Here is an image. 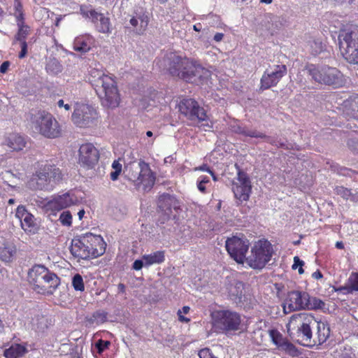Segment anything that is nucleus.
<instances>
[{
    "label": "nucleus",
    "instance_id": "nucleus-1",
    "mask_svg": "<svg viewBox=\"0 0 358 358\" xmlns=\"http://www.w3.org/2000/svg\"><path fill=\"white\" fill-rule=\"evenodd\" d=\"M164 66L171 76L188 83H202L209 76V72L196 61L172 52L164 59Z\"/></svg>",
    "mask_w": 358,
    "mask_h": 358
},
{
    "label": "nucleus",
    "instance_id": "nucleus-2",
    "mask_svg": "<svg viewBox=\"0 0 358 358\" xmlns=\"http://www.w3.org/2000/svg\"><path fill=\"white\" fill-rule=\"evenodd\" d=\"M106 245L101 235L88 232L76 236L71 240L70 252L78 259H94L105 253Z\"/></svg>",
    "mask_w": 358,
    "mask_h": 358
},
{
    "label": "nucleus",
    "instance_id": "nucleus-3",
    "mask_svg": "<svg viewBox=\"0 0 358 358\" xmlns=\"http://www.w3.org/2000/svg\"><path fill=\"white\" fill-rule=\"evenodd\" d=\"M89 79L103 106L112 108L119 106L120 94L113 77L99 70H92Z\"/></svg>",
    "mask_w": 358,
    "mask_h": 358
},
{
    "label": "nucleus",
    "instance_id": "nucleus-4",
    "mask_svg": "<svg viewBox=\"0 0 358 358\" xmlns=\"http://www.w3.org/2000/svg\"><path fill=\"white\" fill-rule=\"evenodd\" d=\"M28 281L36 292L43 295L52 294L60 285V278L41 264H35L29 271Z\"/></svg>",
    "mask_w": 358,
    "mask_h": 358
},
{
    "label": "nucleus",
    "instance_id": "nucleus-5",
    "mask_svg": "<svg viewBox=\"0 0 358 358\" xmlns=\"http://www.w3.org/2000/svg\"><path fill=\"white\" fill-rule=\"evenodd\" d=\"M306 70L315 83L333 89L343 87L347 83L346 77L336 67L309 64L306 66Z\"/></svg>",
    "mask_w": 358,
    "mask_h": 358
},
{
    "label": "nucleus",
    "instance_id": "nucleus-6",
    "mask_svg": "<svg viewBox=\"0 0 358 358\" xmlns=\"http://www.w3.org/2000/svg\"><path fill=\"white\" fill-rule=\"evenodd\" d=\"M317 320L314 315L308 313L294 314L287 325V331H296L298 342L303 346H314L312 327Z\"/></svg>",
    "mask_w": 358,
    "mask_h": 358
},
{
    "label": "nucleus",
    "instance_id": "nucleus-7",
    "mask_svg": "<svg viewBox=\"0 0 358 358\" xmlns=\"http://www.w3.org/2000/svg\"><path fill=\"white\" fill-rule=\"evenodd\" d=\"M33 127L43 136L57 138L62 136V129L59 122L49 112L38 110L31 116Z\"/></svg>",
    "mask_w": 358,
    "mask_h": 358
},
{
    "label": "nucleus",
    "instance_id": "nucleus-8",
    "mask_svg": "<svg viewBox=\"0 0 358 358\" xmlns=\"http://www.w3.org/2000/svg\"><path fill=\"white\" fill-rule=\"evenodd\" d=\"M212 330L216 334H227L237 331L241 324V316L229 310H215L210 313Z\"/></svg>",
    "mask_w": 358,
    "mask_h": 358
},
{
    "label": "nucleus",
    "instance_id": "nucleus-9",
    "mask_svg": "<svg viewBox=\"0 0 358 358\" xmlns=\"http://www.w3.org/2000/svg\"><path fill=\"white\" fill-rule=\"evenodd\" d=\"M341 54L350 64H358V27L338 35Z\"/></svg>",
    "mask_w": 358,
    "mask_h": 358
},
{
    "label": "nucleus",
    "instance_id": "nucleus-10",
    "mask_svg": "<svg viewBox=\"0 0 358 358\" xmlns=\"http://www.w3.org/2000/svg\"><path fill=\"white\" fill-rule=\"evenodd\" d=\"M273 254L271 243L266 238L255 242L251 249V256L248 259L249 266L255 269L263 268L271 260Z\"/></svg>",
    "mask_w": 358,
    "mask_h": 358
},
{
    "label": "nucleus",
    "instance_id": "nucleus-11",
    "mask_svg": "<svg viewBox=\"0 0 358 358\" xmlns=\"http://www.w3.org/2000/svg\"><path fill=\"white\" fill-rule=\"evenodd\" d=\"M98 117V113L93 107L87 104L76 103L71 120L78 127L89 128L96 124Z\"/></svg>",
    "mask_w": 358,
    "mask_h": 358
},
{
    "label": "nucleus",
    "instance_id": "nucleus-12",
    "mask_svg": "<svg viewBox=\"0 0 358 358\" xmlns=\"http://www.w3.org/2000/svg\"><path fill=\"white\" fill-rule=\"evenodd\" d=\"M309 294L303 291L293 290L287 293L283 310L285 313L306 310L308 307Z\"/></svg>",
    "mask_w": 358,
    "mask_h": 358
},
{
    "label": "nucleus",
    "instance_id": "nucleus-13",
    "mask_svg": "<svg viewBox=\"0 0 358 358\" xmlns=\"http://www.w3.org/2000/svg\"><path fill=\"white\" fill-rule=\"evenodd\" d=\"M178 110L181 114L192 120L197 119L201 122L207 119L206 110L194 99L185 98L180 100Z\"/></svg>",
    "mask_w": 358,
    "mask_h": 358
},
{
    "label": "nucleus",
    "instance_id": "nucleus-14",
    "mask_svg": "<svg viewBox=\"0 0 358 358\" xmlns=\"http://www.w3.org/2000/svg\"><path fill=\"white\" fill-rule=\"evenodd\" d=\"M268 335L273 343L279 350L293 357H298L300 355L297 348L278 330L275 329H270L268 330Z\"/></svg>",
    "mask_w": 358,
    "mask_h": 358
},
{
    "label": "nucleus",
    "instance_id": "nucleus-15",
    "mask_svg": "<svg viewBox=\"0 0 358 358\" xmlns=\"http://www.w3.org/2000/svg\"><path fill=\"white\" fill-rule=\"evenodd\" d=\"M286 73L287 66L285 64L274 65L267 69L261 78V89L275 86Z\"/></svg>",
    "mask_w": 358,
    "mask_h": 358
},
{
    "label": "nucleus",
    "instance_id": "nucleus-16",
    "mask_svg": "<svg viewBox=\"0 0 358 358\" xmlns=\"http://www.w3.org/2000/svg\"><path fill=\"white\" fill-rule=\"evenodd\" d=\"M99 150L92 143L82 144L78 150V161L83 166L93 168L99 162Z\"/></svg>",
    "mask_w": 358,
    "mask_h": 358
},
{
    "label": "nucleus",
    "instance_id": "nucleus-17",
    "mask_svg": "<svg viewBox=\"0 0 358 358\" xmlns=\"http://www.w3.org/2000/svg\"><path fill=\"white\" fill-rule=\"evenodd\" d=\"M225 247L232 259L238 264H243L245 260L246 245L242 238L234 236L227 238Z\"/></svg>",
    "mask_w": 358,
    "mask_h": 358
},
{
    "label": "nucleus",
    "instance_id": "nucleus-18",
    "mask_svg": "<svg viewBox=\"0 0 358 358\" xmlns=\"http://www.w3.org/2000/svg\"><path fill=\"white\" fill-rule=\"evenodd\" d=\"M35 176L38 179H61V170L48 161L38 162L35 164Z\"/></svg>",
    "mask_w": 358,
    "mask_h": 358
},
{
    "label": "nucleus",
    "instance_id": "nucleus-19",
    "mask_svg": "<svg viewBox=\"0 0 358 358\" xmlns=\"http://www.w3.org/2000/svg\"><path fill=\"white\" fill-rule=\"evenodd\" d=\"M157 207L159 211L165 216L164 220H169L173 213V210L178 212L180 205L179 201L172 195L163 194L159 196Z\"/></svg>",
    "mask_w": 358,
    "mask_h": 358
},
{
    "label": "nucleus",
    "instance_id": "nucleus-20",
    "mask_svg": "<svg viewBox=\"0 0 358 358\" xmlns=\"http://www.w3.org/2000/svg\"><path fill=\"white\" fill-rule=\"evenodd\" d=\"M16 217L20 220L22 228L27 233L34 234L37 229L35 218L29 213L23 206H19L17 208Z\"/></svg>",
    "mask_w": 358,
    "mask_h": 358
},
{
    "label": "nucleus",
    "instance_id": "nucleus-21",
    "mask_svg": "<svg viewBox=\"0 0 358 358\" xmlns=\"http://www.w3.org/2000/svg\"><path fill=\"white\" fill-rule=\"evenodd\" d=\"M150 17L146 12L136 13L129 20L132 30L138 35L143 34L148 29Z\"/></svg>",
    "mask_w": 358,
    "mask_h": 358
},
{
    "label": "nucleus",
    "instance_id": "nucleus-22",
    "mask_svg": "<svg viewBox=\"0 0 358 358\" xmlns=\"http://www.w3.org/2000/svg\"><path fill=\"white\" fill-rule=\"evenodd\" d=\"M316 331L313 336L314 345H320L324 343L330 336L331 329L327 321H317Z\"/></svg>",
    "mask_w": 358,
    "mask_h": 358
},
{
    "label": "nucleus",
    "instance_id": "nucleus-23",
    "mask_svg": "<svg viewBox=\"0 0 358 358\" xmlns=\"http://www.w3.org/2000/svg\"><path fill=\"white\" fill-rule=\"evenodd\" d=\"M94 43V38L90 34H83L77 36L73 41V50L80 53L90 51Z\"/></svg>",
    "mask_w": 358,
    "mask_h": 358
},
{
    "label": "nucleus",
    "instance_id": "nucleus-24",
    "mask_svg": "<svg viewBox=\"0 0 358 358\" xmlns=\"http://www.w3.org/2000/svg\"><path fill=\"white\" fill-rule=\"evenodd\" d=\"M266 29L271 35H273L287 25L288 21L285 16L268 15L266 20Z\"/></svg>",
    "mask_w": 358,
    "mask_h": 358
},
{
    "label": "nucleus",
    "instance_id": "nucleus-25",
    "mask_svg": "<svg viewBox=\"0 0 358 358\" xmlns=\"http://www.w3.org/2000/svg\"><path fill=\"white\" fill-rule=\"evenodd\" d=\"M73 201L69 193L54 198L48 203V208L52 211H59L70 206Z\"/></svg>",
    "mask_w": 358,
    "mask_h": 358
},
{
    "label": "nucleus",
    "instance_id": "nucleus-26",
    "mask_svg": "<svg viewBox=\"0 0 358 358\" xmlns=\"http://www.w3.org/2000/svg\"><path fill=\"white\" fill-rule=\"evenodd\" d=\"M26 144L24 137L17 133L9 134L5 139V145L12 151H21L25 148Z\"/></svg>",
    "mask_w": 358,
    "mask_h": 358
},
{
    "label": "nucleus",
    "instance_id": "nucleus-27",
    "mask_svg": "<svg viewBox=\"0 0 358 358\" xmlns=\"http://www.w3.org/2000/svg\"><path fill=\"white\" fill-rule=\"evenodd\" d=\"M142 259L145 266L155 264H159L165 261V252L164 250H159L149 255H144Z\"/></svg>",
    "mask_w": 358,
    "mask_h": 358
},
{
    "label": "nucleus",
    "instance_id": "nucleus-28",
    "mask_svg": "<svg viewBox=\"0 0 358 358\" xmlns=\"http://www.w3.org/2000/svg\"><path fill=\"white\" fill-rule=\"evenodd\" d=\"M80 12L83 17L90 20L95 25L103 14L97 12L91 5H81Z\"/></svg>",
    "mask_w": 358,
    "mask_h": 358
},
{
    "label": "nucleus",
    "instance_id": "nucleus-29",
    "mask_svg": "<svg viewBox=\"0 0 358 358\" xmlns=\"http://www.w3.org/2000/svg\"><path fill=\"white\" fill-rule=\"evenodd\" d=\"M80 12L83 17L90 20L95 25L103 14L97 12L91 5H81Z\"/></svg>",
    "mask_w": 358,
    "mask_h": 358
},
{
    "label": "nucleus",
    "instance_id": "nucleus-30",
    "mask_svg": "<svg viewBox=\"0 0 358 358\" xmlns=\"http://www.w3.org/2000/svg\"><path fill=\"white\" fill-rule=\"evenodd\" d=\"M27 352V348L21 344H13L6 349L3 355L6 358H19Z\"/></svg>",
    "mask_w": 358,
    "mask_h": 358
},
{
    "label": "nucleus",
    "instance_id": "nucleus-31",
    "mask_svg": "<svg viewBox=\"0 0 358 358\" xmlns=\"http://www.w3.org/2000/svg\"><path fill=\"white\" fill-rule=\"evenodd\" d=\"M344 115L348 118L358 120V98L344 103Z\"/></svg>",
    "mask_w": 358,
    "mask_h": 358
},
{
    "label": "nucleus",
    "instance_id": "nucleus-32",
    "mask_svg": "<svg viewBox=\"0 0 358 358\" xmlns=\"http://www.w3.org/2000/svg\"><path fill=\"white\" fill-rule=\"evenodd\" d=\"M17 26V31L14 36V43L27 42L26 39L30 32V27L25 24V21L16 22Z\"/></svg>",
    "mask_w": 358,
    "mask_h": 358
},
{
    "label": "nucleus",
    "instance_id": "nucleus-33",
    "mask_svg": "<svg viewBox=\"0 0 358 358\" xmlns=\"http://www.w3.org/2000/svg\"><path fill=\"white\" fill-rule=\"evenodd\" d=\"M138 166L140 173L137 179H156L155 173L151 170L148 163L141 159L138 162Z\"/></svg>",
    "mask_w": 358,
    "mask_h": 358
},
{
    "label": "nucleus",
    "instance_id": "nucleus-34",
    "mask_svg": "<svg viewBox=\"0 0 358 358\" xmlns=\"http://www.w3.org/2000/svg\"><path fill=\"white\" fill-rule=\"evenodd\" d=\"M330 169L333 172L336 173L339 176L355 178L358 173L355 171L345 167H341L335 163H331L330 164Z\"/></svg>",
    "mask_w": 358,
    "mask_h": 358
},
{
    "label": "nucleus",
    "instance_id": "nucleus-35",
    "mask_svg": "<svg viewBox=\"0 0 358 358\" xmlns=\"http://www.w3.org/2000/svg\"><path fill=\"white\" fill-rule=\"evenodd\" d=\"M238 183H233V192L235 197L240 201H246V180H238Z\"/></svg>",
    "mask_w": 358,
    "mask_h": 358
},
{
    "label": "nucleus",
    "instance_id": "nucleus-36",
    "mask_svg": "<svg viewBox=\"0 0 358 358\" xmlns=\"http://www.w3.org/2000/svg\"><path fill=\"white\" fill-rule=\"evenodd\" d=\"M15 253V248L10 245L0 247V259L3 262H11Z\"/></svg>",
    "mask_w": 358,
    "mask_h": 358
},
{
    "label": "nucleus",
    "instance_id": "nucleus-37",
    "mask_svg": "<svg viewBox=\"0 0 358 358\" xmlns=\"http://www.w3.org/2000/svg\"><path fill=\"white\" fill-rule=\"evenodd\" d=\"M95 26L96 29L101 33L109 34L111 32L110 18L104 16L103 14L100 17L99 22Z\"/></svg>",
    "mask_w": 358,
    "mask_h": 358
},
{
    "label": "nucleus",
    "instance_id": "nucleus-38",
    "mask_svg": "<svg viewBox=\"0 0 358 358\" xmlns=\"http://www.w3.org/2000/svg\"><path fill=\"white\" fill-rule=\"evenodd\" d=\"M14 17L16 22L25 21L23 6L20 0H14Z\"/></svg>",
    "mask_w": 358,
    "mask_h": 358
},
{
    "label": "nucleus",
    "instance_id": "nucleus-39",
    "mask_svg": "<svg viewBox=\"0 0 358 358\" xmlns=\"http://www.w3.org/2000/svg\"><path fill=\"white\" fill-rule=\"evenodd\" d=\"M155 180H133L137 190L144 192L150 191L154 186Z\"/></svg>",
    "mask_w": 358,
    "mask_h": 358
},
{
    "label": "nucleus",
    "instance_id": "nucleus-40",
    "mask_svg": "<svg viewBox=\"0 0 358 358\" xmlns=\"http://www.w3.org/2000/svg\"><path fill=\"white\" fill-rule=\"evenodd\" d=\"M311 52L314 55L321 53L324 48V45L320 39H313L309 41Z\"/></svg>",
    "mask_w": 358,
    "mask_h": 358
},
{
    "label": "nucleus",
    "instance_id": "nucleus-41",
    "mask_svg": "<svg viewBox=\"0 0 358 358\" xmlns=\"http://www.w3.org/2000/svg\"><path fill=\"white\" fill-rule=\"evenodd\" d=\"M308 307L306 310H319L324 308L325 303L321 299L316 297H310L309 295Z\"/></svg>",
    "mask_w": 358,
    "mask_h": 358
},
{
    "label": "nucleus",
    "instance_id": "nucleus-42",
    "mask_svg": "<svg viewBox=\"0 0 358 358\" xmlns=\"http://www.w3.org/2000/svg\"><path fill=\"white\" fill-rule=\"evenodd\" d=\"M72 286L76 291L83 292L85 290L84 281L81 275L77 273L73 277Z\"/></svg>",
    "mask_w": 358,
    "mask_h": 358
},
{
    "label": "nucleus",
    "instance_id": "nucleus-43",
    "mask_svg": "<svg viewBox=\"0 0 358 358\" xmlns=\"http://www.w3.org/2000/svg\"><path fill=\"white\" fill-rule=\"evenodd\" d=\"M120 159L115 160L112 164L113 171L110 172V179H117V177L122 172V166L120 163Z\"/></svg>",
    "mask_w": 358,
    "mask_h": 358
},
{
    "label": "nucleus",
    "instance_id": "nucleus-44",
    "mask_svg": "<svg viewBox=\"0 0 358 358\" xmlns=\"http://www.w3.org/2000/svg\"><path fill=\"white\" fill-rule=\"evenodd\" d=\"M59 220L64 226L70 227L72 224V215L69 210L62 212Z\"/></svg>",
    "mask_w": 358,
    "mask_h": 358
},
{
    "label": "nucleus",
    "instance_id": "nucleus-45",
    "mask_svg": "<svg viewBox=\"0 0 358 358\" xmlns=\"http://www.w3.org/2000/svg\"><path fill=\"white\" fill-rule=\"evenodd\" d=\"M352 292H358V272H352L348 279Z\"/></svg>",
    "mask_w": 358,
    "mask_h": 358
},
{
    "label": "nucleus",
    "instance_id": "nucleus-46",
    "mask_svg": "<svg viewBox=\"0 0 358 358\" xmlns=\"http://www.w3.org/2000/svg\"><path fill=\"white\" fill-rule=\"evenodd\" d=\"M350 189H348L343 186H337L334 189L335 193L345 200H348L350 196Z\"/></svg>",
    "mask_w": 358,
    "mask_h": 358
},
{
    "label": "nucleus",
    "instance_id": "nucleus-47",
    "mask_svg": "<svg viewBox=\"0 0 358 358\" xmlns=\"http://www.w3.org/2000/svg\"><path fill=\"white\" fill-rule=\"evenodd\" d=\"M190 310V308L188 306H185L182 308V309H179L177 312V315L178 317V320L180 322L188 323L190 322V319L185 317L182 314H187Z\"/></svg>",
    "mask_w": 358,
    "mask_h": 358
},
{
    "label": "nucleus",
    "instance_id": "nucleus-48",
    "mask_svg": "<svg viewBox=\"0 0 358 358\" xmlns=\"http://www.w3.org/2000/svg\"><path fill=\"white\" fill-rule=\"evenodd\" d=\"M110 345V342L109 341H104L102 339H99L95 343V348L97 350V352L99 354H102L106 350L108 349Z\"/></svg>",
    "mask_w": 358,
    "mask_h": 358
},
{
    "label": "nucleus",
    "instance_id": "nucleus-49",
    "mask_svg": "<svg viewBox=\"0 0 358 358\" xmlns=\"http://www.w3.org/2000/svg\"><path fill=\"white\" fill-rule=\"evenodd\" d=\"M347 146L354 154H358V138H349L347 141Z\"/></svg>",
    "mask_w": 358,
    "mask_h": 358
},
{
    "label": "nucleus",
    "instance_id": "nucleus-50",
    "mask_svg": "<svg viewBox=\"0 0 358 358\" xmlns=\"http://www.w3.org/2000/svg\"><path fill=\"white\" fill-rule=\"evenodd\" d=\"M334 289L336 292L342 293L343 294H349L352 293L350 285L348 283V282H347L345 285L334 287Z\"/></svg>",
    "mask_w": 358,
    "mask_h": 358
},
{
    "label": "nucleus",
    "instance_id": "nucleus-51",
    "mask_svg": "<svg viewBox=\"0 0 358 358\" xmlns=\"http://www.w3.org/2000/svg\"><path fill=\"white\" fill-rule=\"evenodd\" d=\"M304 265V262L297 256L294 257V264L292 265V269H296L299 267V273L302 274L304 273V270L303 268V266Z\"/></svg>",
    "mask_w": 358,
    "mask_h": 358
},
{
    "label": "nucleus",
    "instance_id": "nucleus-52",
    "mask_svg": "<svg viewBox=\"0 0 358 358\" xmlns=\"http://www.w3.org/2000/svg\"><path fill=\"white\" fill-rule=\"evenodd\" d=\"M43 182H45V185H43L42 183L37 182V189L40 190H45V191H50L52 189V185H50V182L51 180H41Z\"/></svg>",
    "mask_w": 358,
    "mask_h": 358
},
{
    "label": "nucleus",
    "instance_id": "nucleus-53",
    "mask_svg": "<svg viewBox=\"0 0 358 358\" xmlns=\"http://www.w3.org/2000/svg\"><path fill=\"white\" fill-rule=\"evenodd\" d=\"M194 170L208 172L213 177V179H217V177L215 176V173L209 168V166L207 164H203L199 167H196L194 169Z\"/></svg>",
    "mask_w": 358,
    "mask_h": 358
},
{
    "label": "nucleus",
    "instance_id": "nucleus-54",
    "mask_svg": "<svg viewBox=\"0 0 358 358\" xmlns=\"http://www.w3.org/2000/svg\"><path fill=\"white\" fill-rule=\"evenodd\" d=\"M21 51L19 53V58L22 59L25 57L27 54V42H20Z\"/></svg>",
    "mask_w": 358,
    "mask_h": 358
},
{
    "label": "nucleus",
    "instance_id": "nucleus-55",
    "mask_svg": "<svg viewBox=\"0 0 358 358\" xmlns=\"http://www.w3.org/2000/svg\"><path fill=\"white\" fill-rule=\"evenodd\" d=\"M143 266V260L142 259H136L134 261L132 265V268L135 271L141 270Z\"/></svg>",
    "mask_w": 358,
    "mask_h": 358
},
{
    "label": "nucleus",
    "instance_id": "nucleus-56",
    "mask_svg": "<svg viewBox=\"0 0 358 358\" xmlns=\"http://www.w3.org/2000/svg\"><path fill=\"white\" fill-rule=\"evenodd\" d=\"M10 65V62L9 61L3 62L0 66V73H6Z\"/></svg>",
    "mask_w": 358,
    "mask_h": 358
},
{
    "label": "nucleus",
    "instance_id": "nucleus-57",
    "mask_svg": "<svg viewBox=\"0 0 358 358\" xmlns=\"http://www.w3.org/2000/svg\"><path fill=\"white\" fill-rule=\"evenodd\" d=\"M348 200L352 202L354 204L358 205V192H352L350 191V196H349Z\"/></svg>",
    "mask_w": 358,
    "mask_h": 358
},
{
    "label": "nucleus",
    "instance_id": "nucleus-58",
    "mask_svg": "<svg viewBox=\"0 0 358 358\" xmlns=\"http://www.w3.org/2000/svg\"><path fill=\"white\" fill-rule=\"evenodd\" d=\"M210 180H200L197 185V187L200 192L202 193H206V184Z\"/></svg>",
    "mask_w": 358,
    "mask_h": 358
},
{
    "label": "nucleus",
    "instance_id": "nucleus-59",
    "mask_svg": "<svg viewBox=\"0 0 358 358\" xmlns=\"http://www.w3.org/2000/svg\"><path fill=\"white\" fill-rule=\"evenodd\" d=\"M57 106L59 107V108H62V107H64V109L67 111L70 110L71 107L69 104L66 103V104H64V102L62 99H60L57 102Z\"/></svg>",
    "mask_w": 358,
    "mask_h": 358
},
{
    "label": "nucleus",
    "instance_id": "nucleus-60",
    "mask_svg": "<svg viewBox=\"0 0 358 358\" xmlns=\"http://www.w3.org/2000/svg\"><path fill=\"white\" fill-rule=\"evenodd\" d=\"M223 38H224V34L222 33H216L214 36L213 39L216 42H220L223 39Z\"/></svg>",
    "mask_w": 358,
    "mask_h": 358
},
{
    "label": "nucleus",
    "instance_id": "nucleus-61",
    "mask_svg": "<svg viewBox=\"0 0 358 358\" xmlns=\"http://www.w3.org/2000/svg\"><path fill=\"white\" fill-rule=\"evenodd\" d=\"M312 276L315 279H320L323 277V275L319 270H317V271H315L313 273Z\"/></svg>",
    "mask_w": 358,
    "mask_h": 358
},
{
    "label": "nucleus",
    "instance_id": "nucleus-62",
    "mask_svg": "<svg viewBox=\"0 0 358 358\" xmlns=\"http://www.w3.org/2000/svg\"><path fill=\"white\" fill-rule=\"evenodd\" d=\"M117 289L120 293H125L126 287L123 283H119L117 285Z\"/></svg>",
    "mask_w": 358,
    "mask_h": 358
},
{
    "label": "nucleus",
    "instance_id": "nucleus-63",
    "mask_svg": "<svg viewBox=\"0 0 358 358\" xmlns=\"http://www.w3.org/2000/svg\"><path fill=\"white\" fill-rule=\"evenodd\" d=\"M250 136L251 137H260V138H263V137H266L264 135L262 134H257L256 132H251V133H249L248 132V136Z\"/></svg>",
    "mask_w": 358,
    "mask_h": 358
},
{
    "label": "nucleus",
    "instance_id": "nucleus-64",
    "mask_svg": "<svg viewBox=\"0 0 358 358\" xmlns=\"http://www.w3.org/2000/svg\"><path fill=\"white\" fill-rule=\"evenodd\" d=\"M193 29L194 31L199 32L202 29V26L200 23H198L193 26Z\"/></svg>",
    "mask_w": 358,
    "mask_h": 358
}]
</instances>
